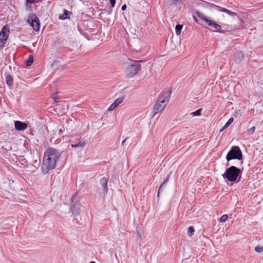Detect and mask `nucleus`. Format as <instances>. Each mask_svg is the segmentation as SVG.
I'll return each instance as SVG.
<instances>
[{"mask_svg":"<svg viewBox=\"0 0 263 263\" xmlns=\"http://www.w3.org/2000/svg\"><path fill=\"white\" fill-rule=\"evenodd\" d=\"M255 250L258 253H261L263 252V247L257 246L255 248Z\"/></svg>","mask_w":263,"mask_h":263,"instance_id":"nucleus-22","label":"nucleus"},{"mask_svg":"<svg viewBox=\"0 0 263 263\" xmlns=\"http://www.w3.org/2000/svg\"><path fill=\"white\" fill-rule=\"evenodd\" d=\"M70 13H71L70 12H69L68 10L64 9L63 10V14L60 15L59 16V18L60 20H62L67 19V18H69L70 17L69 15H70Z\"/></svg>","mask_w":263,"mask_h":263,"instance_id":"nucleus-13","label":"nucleus"},{"mask_svg":"<svg viewBox=\"0 0 263 263\" xmlns=\"http://www.w3.org/2000/svg\"><path fill=\"white\" fill-rule=\"evenodd\" d=\"M183 26L182 25H177L175 27L176 33L177 35H180L181 33V30L182 29Z\"/></svg>","mask_w":263,"mask_h":263,"instance_id":"nucleus-17","label":"nucleus"},{"mask_svg":"<svg viewBox=\"0 0 263 263\" xmlns=\"http://www.w3.org/2000/svg\"><path fill=\"white\" fill-rule=\"evenodd\" d=\"M126 8H127V7H126V5H123V6H122V7H121V10H122V11H124V10H126Z\"/></svg>","mask_w":263,"mask_h":263,"instance_id":"nucleus-28","label":"nucleus"},{"mask_svg":"<svg viewBox=\"0 0 263 263\" xmlns=\"http://www.w3.org/2000/svg\"><path fill=\"white\" fill-rule=\"evenodd\" d=\"M194 228L193 227H190L187 230L189 233H193L194 232Z\"/></svg>","mask_w":263,"mask_h":263,"instance_id":"nucleus-25","label":"nucleus"},{"mask_svg":"<svg viewBox=\"0 0 263 263\" xmlns=\"http://www.w3.org/2000/svg\"><path fill=\"white\" fill-rule=\"evenodd\" d=\"M112 8H114L116 4V0H109Z\"/></svg>","mask_w":263,"mask_h":263,"instance_id":"nucleus-26","label":"nucleus"},{"mask_svg":"<svg viewBox=\"0 0 263 263\" xmlns=\"http://www.w3.org/2000/svg\"><path fill=\"white\" fill-rule=\"evenodd\" d=\"M170 100V97L167 93H162L159 96L153 109V117L156 115L162 112L168 104Z\"/></svg>","mask_w":263,"mask_h":263,"instance_id":"nucleus-2","label":"nucleus"},{"mask_svg":"<svg viewBox=\"0 0 263 263\" xmlns=\"http://www.w3.org/2000/svg\"><path fill=\"white\" fill-rule=\"evenodd\" d=\"M33 62V57L32 55H30L28 60L26 61V64L27 66H29L32 65Z\"/></svg>","mask_w":263,"mask_h":263,"instance_id":"nucleus-15","label":"nucleus"},{"mask_svg":"<svg viewBox=\"0 0 263 263\" xmlns=\"http://www.w3.org/2000/svg\"><path fill=\"white\" fill-rule=\"evenodd\" d=\"M234 121L233 118H230L223 126V128H227Z\"/></svg>","mask_w":263,"mask_h":263,"instance_id":"nucleus-19","label":"nucleus"},{"mask_svg":"<svg viewBox=\"0 0 263 263\" xmlns=\"http://www.w3.org/2000/svg\"><path fill=\"white\" fill-rule=\"evenodd\" d=\"M224 129L225 128H223V127L221 129H220V132H222Z\"/></svg>","mask_w":263,"mask_h":263,"instance_id":"nucleus-31","label":"nucleus"},{"mask_svg":"<svg viewBox=\"0 0 263 263\" xmlns=\"http://www.w3.org/2000/svg\"><path fill=\"white\" fill-rule=\"evenodd\" d=\"M127 139V138H126V139H125L122 142V145H124L125 143H126V140Z\"/></svg>","mask_w":263,"mask_h":263,"instance_id":"nucleus-30","label":"nucleus"},{"mask_svg":"<svg viewBox=\"0 0 263 263\" xmlns=\"http://www.w3.org/2000/svg\"><path fill=\"white\" fill-rule=\"evenodd\" d=\"M10 28L8 25L4 26L0 32V48H3L9 37Z\"/></svg>","mask_w":263,"mask_h":263,"instance_id":"nucleus-6","label":"nucleus"},{"mask_svg":"<svg viewBox=\"0 0 263 263\" xmlns=\"http://www.w3.org/2000/svg\"><path fill=\"white\" fill-rule=\"evenodd\" d=\"M240 172L241 171L239 168L234 166H231L226 170L223 176L229 181L234 182L236 180Z\"/></svg>","mask_w":263,"mask_h":263,"instance_id":"nucleus-4","label":"nucleus"},{"mask_svg":"<svg viewBox=\"0 0 263 263\" xmlns=\"http://www.w3.org/2000/svg\"><path fill=\"white\" fill-rule=\"evenodd\" d=\"M219 11H222V12H225V13H228V14L229 15H233L234 13L230 10H229L226 8H221V9H218Z\"/></svg>","mask_w":263,"mask_h":263,"instance_id":"nucleus-18","label":"nucleus"},{"mask_svg":"<svg viewBox=\"0 0 263 263\" xmlns=\"http://www.w3.org/2000/svg\"><path fill=\"white\" fill-rule=\"evenodd\" d=\"M167 181V179H166V180L164 182V183H163L162 184H161V185H160V187H159V192H158V196H159V191H160V190L161 189V187L162 186V185H163V184H164L165 182H166Z\"/></svg>","mask_w":263,"mask_h":263,"instance_id":"nucleus-29","label":"nucleus"},{"mask_svg":"<svg viewBox=\"0 0 263 263\" xmlns=\"http://www.w3.org/2000/svg\"><path fill=\"white\" fill-rule=\"evenodd\" d=\"M181 0H168L170 4L176 5L179 3Z\"/></svg>","mask_w":263,"mask_h":263,"instance_id":"nucleus-24","label":"nucleus"},{"mask_svg":"<svg viewBox=\"0 0 263 263\" xmlns=\"http://www.w3.org/2000/svg\"><path fill=\"white\" fill-rule=\"evenodd\" d=\"M28 3L32 4L37 3L39 0H26Z\"/></svg>","mask_w":263,"mask_h":263,"instance_id":"nucleus-27","label":"nucleus"},{"mask_svg":"<svg viewBox=\"0 0 263 263\" xmlns=\"http://www.w3.org/2000/svg\"><path fill=\"white\" fill-rule=\"evenodd\" d=\"M198 17L201 20L205 22V23L209 26L213 27L215 31H219L221 30V27L219 24H217L215 22H214L211 20H209L207 17L202 13H198Z\"/></svg>","mask_w":263,"mask_h":263,"instance_id":"nucleus-7","label":"nucleus"},{"mask_svg":"<svg viewBox=\"0 0 263 263\" xmlns=\"http://www.w3.org/2000/svg\"><path fill=\"white\" fill-rule=\"evenodd\" d=\"M99 182L102 187L103 188V194L106 195L107 193L108 190L107 186L108 179L105 177H103L100 179Z\"/></svg>","mask_w":263,"mask_h":263,"instance_id":"nucleus-11","label":"nucleus"},{"mask_svg":"<svg viewBox=\"0 0 263 263\" xmlns=\"http://www.w3.org/2000/svg\"><path fill=\"white\" fill-rule=\"evenodd\" d=\"M60 156L59 151L52 147H49L45 152L42 170L44 174H46L49 170L55 168L57 160Z\"/></svg>","mask_w":263,"mask_h":263,"instance_id":"nucleus-1","label":"nucleus"},{"mask_svg":"<svg viewBox=\"0 0 263 263\" xmlns=\"http://www.w3.org/2000/svg\"><path fill=\"white\" fill-rule=\"evenodd\" d=\"M228 216L227 215H223L221 216V217L219 219V220L220 222H225L228 219Z\"/></svg>","mask_w":263,"mask_h":263,"instance_id":"nucleus-20","label":"nucleus"},{"mask_svg":"<svg viewBox=\"0 0 263 263\" xmlns=\"http://www.w3.org/2000/svg\"><path fill=\"white\" fill-rule=\"evenodd\" d=\"M85 141H80L78 143L76 144H72L71 146L72 147H84L85 145Z\"/></svg>","mask_w":263,"mask_h":263,"instance_id":"nucleus-16","label":"nucleus"},{"mask_svg":"<svg viewBox=\"0 0 263 263\" xmlns=\"http://www.w3.org/2000/svg\"><path fill=\"white\" fill-rule=\"evenodd\" d=\"M243 53L241 51H237L235 55V59L236 62H240L243 58Z\"/></svg>","mask_w":263,"mask_h":263,"instance_id":"nucleus-12","label":"nucleus"},{"mask_svg":"<svg viewBox=\"0 0 263 263\" xmlns=\"http://www.w3.org/2000/svg\"><path fill=\"white\" fill-rule=\"evenodd\" d=\"M123 101V99L122 98H117L114 102L112 103L109 108H108V111H112L115 110L120 104H121Z\"/></svg>","mask_w":263,"mask_h":263,"instance_id":"nucleus-9","label":"nucleus"},{"mask_svg":"<svg viewBox=\"0 0 263 263\" xmlns=\"http://www.w3.org/2000/svg\"><path fill=\"white\" fill-rule=\"evenodd\" d=\"M201 109H199L197 110L192 112L191 114L194 116H198L201 115Z\"/></svg>","mask_w":263,"mask_h":263,"instance_id":"nucleus-21","label":"nucleus"},{"mask_svg":"<svg viewBox=\"0 0 263 263\" xmlns=\"http://www.w3.org/2000/svg\"><path fill=\"white\" fill-rule=\"evenodd\" d=\"M141 61H136L130 59L128 60V65L125 69V77L126 78H132L134 77L141 70Z\"/></svg>","mask_w":263,"mask_h":263,"instance_id":"nucleus-3","label":"nucleus"},{"mask_svg":"<svg viewBox=\"0 0 263 263\" xmlns=\"http://www.w3.org/2000/svg\"><path fill=\"white\" fill-rule=\"evenodd\" d=\"M242 155L241 151L238 146H233L228 153L226 159L229 161L232 159H242Z\"/></svg>","mask_w":263,"mask_h":263,"instance_id":"nucleus-5","label":"nucleus"},{"mask_svg":"<svg viewBox=\"0 0 263 263\" xmlns=\"http://www.w3.org/2000/svg\"><path fill=\"white\" fill-rule=\"evenodd\" d=\"M27 22L31 25L33 29L36 31H39L40 29V23L39 19L35 14H32Z\"/></svg>","mask_w":263,"mask_h":263,"instance_id":"nucleus-8","label":"nucleus"},{"mask_svg":"<svg viewBox=\"0 0 263 263\" xmlns=\"http://www.w3.org/2000/svg\"><path fill=\"white\" fill-rule=\"evenodd\" d=\"M15 128L17 130H25L28 125L26 123L22 122L20 121H16L14 122Z\"/></svg>","mask_w":263,"mask_h":263,"instance_id":"nucleus-10","label":"nucleus"},{"mask_svg":"<svg viewBox=\"0 0 263 263\" xmlns=\"http://www.w3.org/2000/svg\"><path fill=\"white\" fill-rule=\"evenodd\" d=\"M255 130V127L254 126H253V127H252L251 128H249L248 130L247 133L249 135H252V134H253L254 133Z\"/></svg>","mask_w":263,"mask_h":263,"instance_id":"nucleus-23","label":"nucleus"},{"mask_svg":"<svg viewBox=\"0 0 263 263\" xmlns=\"http://www.w3.org/2000/svg\"><path fill=\"white\" fill-rule=\"evenodd\" d=\"M6 80L7 84L9 86H11L13 85V78L11 76H10V75L7 76L6 78Z\"/></svg>","mask_w":263,"mask_h":263,"instance_id":"nucleus-14","label":"nucleus"},{"mask_svg":"<svg viewBox=\"0 0 263 263\" xmlns=\"http://www.w3.org/2000/svg\"><path fill=\"white\" fill-rule=\"evenodd\" d=\"M89 263H96V262H94V261H91V262H90Z\"/></svg>","mask_w":263,"mask_h":263,"instance_id":"nucleus-32","label":"nucleus"}]
</instances>
